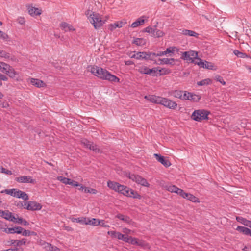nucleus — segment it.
<instances>
[{"mask_svg": "<svg viewBox=\"0 0 251 251\" xmlns=\"http://www.w3.org/2000/svg\"><path fill=\"white\" fill-rule=\"evenodd\" d=\"M87 69L92 74L100 79L113 82L119 81V79L117 76L111 74L108 71L101 67L97 66H89Z\"/></svg>", "mask_w": 251, "mask_h": 251, "instance_id": "nucleus-1", "label": "nucleus"}, {"mask_svg": "<svg viewBox=\"0 0 251 251\" xmlns=\"http://www.w3.org/2000/svg\"><path fill=\"white\" fill-rule=\"evenodd\" d=\"M85 14L95 29H98L104 23V22L102 20L100 15L98 13L87 10Z\"/></svg>", "mask_w": 251, "mask_h": 251, "instance_id": "nucleus-2", "label": "nucleus"}, {"mask_svg": "<svg viewBox=\"0 0 251 251\" xmlns=\"http://www.w3.org/2000/svg\"><path fill=\"white\" fill-rule=\"evenodd\" d=\"M209 113L210 112L204 109L196 110L193 112L191 117L196 121L200 122L208 119V115Z\"/></svg>", "mask_w": 251, "mask_h": 251, "instance_id": "nucleus-3", "label": "nucleus"}, {"mask_svg": "<svg viewBox=\"0 0 251 251\" xmlns=\"http://www.w3.org/2000/svg\"><path fill=\"white\" fill-rule=\"evenodd\" d=\"M198 53L193 50H190L182 52L181 59L186 61L187 62H194V59H197Z\"/></svg>", "mask_w": 251, "mask_h": 251, "instance_id": "nucleus-4", "label": "nucleus"}, {"mask_svg": "<svg viewBox=\"0 0 251 251\" xmlns=\"http://www.w3.org/2000/svg\"><path fill=\"white\" fill-rule=\"evenodd\" d=\"M128 177L138 184L148 187L150 186V184L147 182V180L139 175L129 174Z\"/></svg>", "mask_w": 251, "mask_h": 251, "instance_id": "nucleus-5", "label": "nucleus"}, {"mask_svg": "<svg viewBox=\"0 0 251 251\" xmlns=\"http://www.w3.org/2000/svg\"><path fill=\"white\" fill-rule=\"evenodd\" d=\"M160 102V104L163 105L165 107L169 109H175L177 107V104L176 102L173 101L166 98L161 97Z\"/></svg>", "mask_w": 251, "mask_h": 251, "instance_id": "nucleus-6", "label": "nucleus"}, {"mask_svg": "<svg viewBox=\"0 0 251 251\" xmlns=\"http://www.w3.org/2000/svg\"><path fill=\"white\" fill-rule=\"evenodd\" d=\"M24 208L31 211L39 210L42 208V205L36 201H29L24 202Z\"/></svg>", "mask_w": 251, "mask_h": 251, "instance_id": "nucleus-7", "label": "nucleus"}, {"mask_svg": "<svg viewBox=\"0 0 251 251\" xmlns=\"http://www.w3.org/2000/svg\"><path fill=\"white\" fill-rule=\"evenodd\" d=\"M144 31L151 34L154 37H161L164 35V33L160 30L157 28H153L151 26H148L144 29Z\"/></svg>", "mask_w": 251, "mask_h": 251, "instance_id": "nucleus-8", "label": "nucleus"}, {"mask_svg": "<svg viewBox=\"0 0 251 251\" xmlns=\"http://www.w3.org/2000/svg\"><path fill=\"white\" fill-rule=\"evenodd\" d=\"M137 55V59H145L151 60L154 59V56L155 55V53L153 52H138Z\"/></svg>", "mask_w": 251, "mask_h": 251, "instance_id": "nucleus-9", "label": "nucleus"}, {"mask_svg": "<svg viewBox=\"0 0 251 251\" xmlns=\"http://www.w3.org/2000/svg\"><path fill=\"white\" fill-rule=\"evenodd\" d=\"M81 144L84 145L85 147L93 151H94L97 152L99 151V149L97 148L96 145L94 144L86 139H83L81 141Z\"/></svg>", "mask_w": 251, "mask_h": 251, "instance_id": "nucleus-10", "label": "nucleus"}, {"mask_svg": "<svg viewBox=\"0 0 251 251\" xmlns=\"http://www.w3.org/2000/svg\"><path fill=\"white\" fill-rule=\"evenodd\" d=\"M15 180L20 183H34L35 179H32L30 176H23L16 177Z\"/></svg>", "mask_w": 251, "mask_h": 251, "instance_id": "nucleus-11", "label": "nucleus"}, {"mask_svg": "<svg viewBox=\"0 0 251 251\" xmlns=\"http://www.w3.org/2000/svg\"><path fill=\"white\" fill-rule=\"evenodd\" d=\"M154 156L156 159L165 167H168L171 165L169 160L166 159L164 156L157 153L154 154Z\"/></svg>", "mask_w": 251, "mask_h": 251, "instance_id": "nucleus-12", "label": "nucleus"}, {"mask_svg": "<svg viewBox=\"0 0 251 251\" xmlns=\"http://www.w3.org/2000/svg\"><path fill=\"white\" fill-rule=\"evenodd\" d=\"M107 186L111 189H112L116 192H118L119 189L122 188L123 185L120 184L118 182L114 181H108L107 182Z\"/></svg>", "mask_w": 251, "mask_h": 251, "instance_id": "nucleus-13", "label": "nucleus"}, {"mask_svg": "<svg viewBox=\"0 0 251 251\" xmlns=\"http://www.w3.org/2000/svg\"><path fill=\"white\" fill-rule=\"evenodd\" d=\"M125 195L127 197H133V198H138L139 199L141 198V196L136 192L134 191L131 189L128 188L127 187L126 188V192Z\"/></svg>", "mask_w": 251, "mask_h": 251, "instance_id": "nucleus-14", "label": "nucleus"}, {"mask_svg": "<svg viewBox=\"0 0 251 251\" xmlns=\"http://www.w3.org/2000/svg\"><path fill=\"white\" fill-rule=\"evenodd\" d=\"M30 82L31 84L38 88L44 87L46 86V84L42 80L39 79L31 78H30Z\"/></svg>", "mask_w": 251, "mask_h": 251, "instance_id": "nucleus-15", "label": "nucleus"}, {"mask_svg": "<svg viewBox=\"0 0 251 251\" xmlns=\"http://www.w3.org/2000/svg\"><path fill=\"white\" fill-rule=\"evenodd\" d=\"M14 197L18 198H22L25 201H27L29 199L28 196L26 193L17 189L15 191Z\"/></svg>", "mask_w": 251, "mask_h": 251, "instance_id": "nucleus-16", "label": "nucleus"}, {"mask_svg": "<svg viewBox=\"0 0 251 251\" xmlns=\"http://www.w3.org/2000/svg\"><path fill=\"white\" fill-rule=\"evenodd\" d=\"M161 98V97L156 96L154 95H149L145 96V99L151 102L156 104H159V102H160V101Z\"/></svg>", "mask_w": 251, "mask_h": 251, "instance_id": "nucleus-17", "label": "nucleus"}, {"mask_svg": "<svg viewBox=\"0 0 251 251\" xmlns=\"http://www.w3.org/2000/svg\"><path fill=\"white\" fill-rule=\"evenodd\" d=\"M136 70L142 74L148 75L149 68L141 64H137L136 66Z\"/></svg>", "mask_w": 251, "mask_h": 251, "instance_id": "nucleus-18", "label": "nucleus"}, {"mask_svg": "<svg viewBox=\"0 0 251 251\" xmlns=\"http://www.w3.org/2000/svg\"><path fill=\"white\" fill-rule=\"evenodd\" d=\"M236 230L246 235H249L251 236V231L248 228L242 226H238L236 228Z\"/></svg>", "mask_w": 251, "mask_h": 251, "instance_id": "nucleus-19", "label": "nucleus"}, {"mask_svg": "<svg viewBox=\"0 0 251 251\" xmlns=\"http://www.w3.org/2000/svg\"><path fill=\"white\" fill-rule=\"evenodd\" d=\"M1 217L10 221H14L15 219V216H13L12 213L8 210L3 211Z\"/></svg>", "mask_w": 251, "mask_h": 251, "instance_id": "nucleus-20", "label": "nucleus"}, {"mask_svg": "<svg viewBox=\"0 0 251 251\" xmlns=\"http://www.w3.org/2000/svg\"><path fill=\"white\" fill-rule=\"evenodd\" d=\"M181 34L184 35L189 36H193L196 38H198L199 36V34L194 31L188 30V29H183L182 30Z\"/></svg>", "mask_w": 251, "mask_h": 251, "instance_id": "nucleus-21", "label": "nucleus"}, {"mask_svg": "<svg viewBox=\"0 0 251 251\" xmlns=\"http://www.w3.org/2000/svg\"><path fill=\"white\" fill-rule=\"evenodd\" d=\"M101 222H102V221H101L100 220L98 219L93 218L92 219H90L88 218L86 225L98 226L100 225Z\"/></svg>", "mask_w": 251, "mask_h": 251, "instance_id": "nucleus-22", "label": "nucleus"}, {"mask_svg": "<svg viewBox=\"0 0 251 251\" xmlns=\"http://www.w3.org/2000/svg\"><path fill=\"white\" fill-rule=\"evenodd\" d=\"M125 23H124L122 21H118L113 24H110L109 25L108 29H109L111 31H113L114 29H116L117 27L121 28L122 27Z\"/></svg>", "mask_w": 251, "mask_h": 251, "instance_id": "nucleus-23", "label": "nucleus"}, {"mask_svg": "<svg viewBox=\"0 0 251 251\" xmlns=\"http://www.w3.org/2000/svg\"><path fill=\"white\" fill-rule=\"evenodd\" d=\"M28 13L32 16L39 15L41 14V10L31 6L28 8Z\"/></svg>", "mask_w": 251, "mask_h": 251, "instance_id": "nucleus-24", "label": "nucleus"}, {"mask_svg": "<svg viewBox=\"0 0 251 251\" xmlns=\"http://www.w3.org/2000/svg\"><path fill=\"white\" fill-rule=\"evenodd\" d=\"M144 17H140L137 19L131 25V27L132 28L137 27L141 25H142L145 23V20L143 19Z\"/></svg>", "mask_w": 251, "mask_h": 251, "instance_id": "nucleus-25", "label": "nucleus"}, {"mask_svg": "<svg viewBox=\"0 0 251 251\" xmlns=\"http://www.w3.org/2000/svg\"><path fill=\"white\" fill-rule=\"evenodd\" d=\"M10 78L14 79L15 78L17 80H18V78L16 77V75L18 74L17 72L10 66L9 70H8L6 73Z\"/></svg>", "mask_w": 251, "mask_h": 251, "instance_id": "nucleus-26", "label": "nucleus"}, {"mask_svg": "<svg viewBox=\"0 0 251 251\" xmlns=\"http://www.w3.org/2000/svg\"><path fill=\"white\" fill-rule=\"evenodd\" d=\"M60 26L61 28L65 30V31H74L75 30L73 26L65 22L61 24Z\"/></svg>", "mask_w": 251, "mask_h": 251, "instance_id": "nucleus-27", "label": "nucleus"}, {"mask_svg": "<svg viewBox=\"0 0 251 251\" xmlns=\"http://www.w3.org/2000/svg\"><path fill=\"white\" fill-rule=\"evenodd\" d=\"M10 66L5 63L0 62V71L3 73H6L9 70Z\"/></svg>", "mask_w": 251, "mask_h": 251, "instance_id": "nucleus-28", "label": "nucleus"}, {"mask_svg": "<svg viewBox=\"0 0 251 251\" xmlns=\"http://www.w3.org/2000/svg\"><path fill=\"white\" fill-rule=\"evenodd\" d=\"M26 243V240L25 239H23L21 240H12L11 241V244L15 246H20L22 245H24Z\"/></svg>", "mask_w": 251, "mask_h": 251, "instance_id": "nucleus-29", "label": "nucleus"}, {"mask_svg": "<svg viewBox=\"0 0 251 251\" xmlns=\"http://www.w3.org/2000/svg\"><path fill=\"white\" fill-rule=\"evenodd\" d=\"M183 93V92L182 91L174 90V91H172L170 92V94L172 96H173V97H174L175 98L182 99Z\"/></svg>", "mask_w": 251, "mask_h": 251, "instance_id": "nucleus-30", "label": "nucleus"}, {"mask_svg": "<svg viewBox=\"0 0 251 251\" xmlns=\"http://www.w3.org/2000/svg\"><path fill=\"white\" fill-rule=\"evenodd\" d=\"M146 40L144 38H135L132 42L133 44H134L137 46H143L146 44Z\"/></svg>", "mask_w": 251, "mask_h": 251, "instance_id": "nucleus-31", "label": "nucleus"}, {"mask_svg": "<svg viewBox=\"0 0 251 251\" xmlns=\"http://www.w3.org/2000/svg\"><path fill=\"white\" fill-rule=\"evenodd\" d=\"M189 95V99L188 100H191L193 102H197L201 99V97L196 94H193L191 93L188 94Z\"/></svg>", "mask_w": 251, "mask_h": 251, "instance_id": "nucleus-32", "label": "nucleus"}, {"mask_svg": "<svg viewBox=\"0 0 251 251\" xmlns=\"http://www.w3.org/2000/svg\"><path fill=\"white\" fill-rule=\"evenodd\" d=\"M159 60L161 61L160 64H173L174 59V58H163L160 59Z\"/></svg>", "mask_w": 251, "mask_h": 251, "instance_id": "nucleus-33", "label": "nucleus"}, {"mask_svg": "<svg viewBox=\"0 0 251 251\" xmlns=\"http://www.w3.org/2000/svg\"><path fill=\"white\" fill-rule=\"evenodd\" d=\"M185 199H187V200H190V201L194 202L199 201L198 198L190 193H187L185 196Z\"/></svg>", "mask_w": 251, "mask_h": 251, "instance_id": "nucleus-34", "label": "nucleus"}, {"mask_svg": "<svg viewBox=\"0 0 251 251\" xmlns=\"http://www.w3.org/2000/svg\"><path fill=\"white\" fill-rule=\"evenodd\" d=\"M158 67H154L152 69H148V75L151 76H156L158 73Z\"/></svg>", "mask_w": 251, "mask_h": 251, "instance_id": "nucleus-35", "label": "nucleus"}, {"mask_svg": "<svg viewBox=\"0 0 251 251\" xmlns=\"http://www.w3.org/2000/svg\"><path fill=\"white\" fill-rule=\"evenodd\" d=\"M166 188L168 191L171 192H174L176 193H177L179 189V188L175 185H166Z\"/></svg>", "mask_w": 251, "mask_h": 251, "instance_id": "nucleus-36", "label": "nucleus"}, {"mask_svg": "<svg viewBox=\"0 0 251 251\" xmlns=\"http://www.w3.org/2000/svg\"><path fill=\"white\" fill-rule=\"evenodd\" d=\"M236 220L238 222L242 223V224L244 225L245 226H247L248 225V223H249V221H250L249 220H248L245 218H244L242 217L237 216V217H236Z\"/></svg>", "mask_w": 251, "mask_h": 251, "instance_id": "nucleus-37", "label": "nucleus"}, {"mask_svg": "<svg viewBox=\"0 0 251 251\" xmlns=\"http://www.w3.org/2000/svg\"><path fill=\"white\" fill-rule=\"evenodd\" d=\"M211 82V80L209 79H203L201 81H199L197 82V85L199 86H203V85H208L209 83H210Z\"/></svg>", "mask_w": 251, "mask_h": 251, "instance_id": "nucleus-38", "label": "nucleus"}, {"mask_svg": "<svg viewBox=\"0 0 251 251\" xmlns=\"http://www.w3.org/2000/svg\"><path fill=\"white\" fill-rule=\"evenodd\" d=\"M15 191H16V189H5L2 191L1 193H5L6 194L10 195L14 197Z\"/></svg>", "mask_w": 251, "mask_h": 251, "instance_id": "nucleus-39", "label": "nucleus"}, {"mask_svg": "<svg viewBox=\"0 0 251 251\" xmlns=\"http://www.w3.org/2000/svg\"><path fill=\"white\" fill-rule=\"evenodd\" d=\"M88 218H75L74 220V222H76L77 223H79L81 224H84L86 225V223L87 222Z\"/></svg>", "mask_w": 251, "mask_h": 251, "instance_id": "nucleus-40", "label": "nucleus"}, {"mask_svg": "<svg viewBox=\"0 0 251 251\" xmlns=\"http://www.w3.org/2000/svg\"><path fill=\"white\" fill-rule=\"evenodd\" d=\"M158 72H159L160 75H167L170 72L168 69L165 68L160 69L159 67H158Z\"/></svg>", "mask_w": 251, "mask_h": 251, "instance_id": "nucleus-41", "label": "nucleus"}, {"mask_svg": "<svg viewBox=\"0 0 251 251\" xmlns=\"http://www.w3.org/2000/svg\"><path fill=\"white\" fill-rule=\"evenodd\" d=\"M178 50L176 47H172L167 48L166 50L165 51L166 53V55L169 53H173L176 50Z\"/></svg>", "mask_w": 251, "mask_h": 251, "instance_id": "nucleus-42", "label": "nucleus"}, {"mask_svg": "<svg viewBox=\"0 0 251 251\" xmlns=\"http://www.w3.org/2000/svg\"><path fill=\"white\" fill-rule=\"evenodd\" d=\"M84 192L96 194L97 193V190L95 189L90 188L86 187L85 188Z\"/></svg>", "mask_w": 251, "mask_h": 251, "instance_id": "nucleus-43", "label": "nucleus"}, {"mask_svg": "<svg viewBox=\"0 0 251 251\" xmlns=\"http://www.w3.org/2000/svg\"><path fill=\"white\" fill-rule=\"evenodd\" d=\"M3 231L7 234L15 233V227L4 228Z\"/></svg>", "mask_w": 251, "mask_h": 251, "instance_id": "nucleus-44", "label": "nucleus"}, {"mask_svg": "<svg viewBox=\"0 0 251 251\" xmlns=\"http://www.w3.org/2000/svg\"><path fill=\"white\" fill-rule=\"evenodd\" d=\"M57 179L65 184H66L67 181L68 180V178L63 177L62 176H57Z\"/></svg>", "mask_w": 251, "mask_h": 251, "instance_id": "nucleus-45", "label": "nucleus"}, {"mask_svg": "<svg viewBox=\"0 0 251 251\" xmlns=\"http://www.w3.org/2000/svg\"><path fill=\"white\" fill-rule=\"evenodd\" d=\"M0 172L7 174V175H11L12 174V172L11 171L6 169L5 168H3L2 166H0Z\"/></svg>", "mask_w": 251, "mask_h": 251, "instance_id": "nucleus-46", "label": "nucleus"}, {"mask_svg": "<svg viewBox=\"0 0 251 251\" xmlns=\"http://www.w3.org/2000/svg\"><path fill=\"white\" fill-rule=\"evenodd\" d=\"M123 221L130 225H133L134 223L132 220L127 216H126Z\"/></svg>", "mask_w": 251, "mask_h": 251, "instance_id": "nucleus-47", "label": "nucleus"}, {"mask_svg": "<svg viewBox=\"0 0 251 251\" xmlns=\"http://www.w3.org/2000/svg\"><path fill=\"white\" fill-rule=\"evenodd\" d=\"M213 67L214 65L212 63L207 62L206 61H205L204 68L208 69H213Z\"/></svg>", "mask_w": 251, "mask_h": 251, "instance_id": "nucleus-48", "label": "nucleus"}, {"mask_svg": "<svg viewBox=\"0 0 251 251\" xmlns=\"http://www.w3.org/2000/svg\"><path fill=\"white\" fill-rule=\"evenodd\" d=\"M234 53L238 57H241V58H243L244 57V56L245 55V53H243L240 51H239V50H235L234 51Z\"/></svg>", "mask_w": 251, "mask_h": 251, "instance_id": "nucleus-49", "label": "nucleus"}, {"mask_svg": "<svg viewBox=\"0 0 251 251\" xmlns=\"http://www.w3.org/2000/svg\"><path fill=\"white\" fill-rule=\"evenodd\" d=\"M31 233H33V232H31L29 230H27L25 229H23V232L22 233V234L23 236H29L31 235Z\"/></svg>", "mask_w": 251, "mask_h": 251, "instance_id": "nucleus-50", "label": "nucleus"}, {"mask_svg": "<svg viewBox=\"0 0 251 251\" xmlns=\"http://www.w3.org/2000/svg\"><path fill=\"white\" fill-rule=\"evenodd\" d=\"M8 36L7 34L0 30V39L6 40Z\"/></svg>", "mask_w": 251, "mask_h": 251, "instance_id": "nucleus-51", "label": "nucleus"}, {"mask_svg": "<svg viewBox=\"0 0 251 251\" xmlns=\"http://www.w3.org/2000/svg\"><path fill=\"white\" fill-rule=\"evenodd\" d=\"M187 193H185L183 190L179 189V188L177 193V194L179 195L183 198H185V196H186Z\"/></svg>", "mask_w": 251, "mask_h": 251, "instance_id": "nucleus-52", "label": "nucleus"}, {"mask_svg": "<svg viewBox=\"0 0 251 251\" xmlns=\"http://www.w3.org/2000/svg\"><path fill=\"white\" fill-rule=\"evenodd\" d=\"M0 56H1L2 57H4V58H9V54L6 52L5 51H4L3 50H0Z\"/></svg>", "mask_w": 251, "mask_h": 251, "instance_id": "nucleus-53", "label": "nucleus"}, {"mask_svg": "<svg viewBox=\"0 0 251 251\" xmlns=\"http://www.w3.org/2000/svg\"><path fill=\"white\" fill-rule=\"evenodd\" d=\"M197 59L199 60V62H194L195 64L198 65L201 67H202V68H204L205 62H203L202 61V60L200 58H197Z\"/></svg>", "mask_w": 251, "mask_h": 251, "instance_id": "nucleus-54", "label": "nucleus"}, {"mask_svg": "<svg viewBox=\"0 0 251 251\" xmlns=\"http://www.w3.org/2000/svg\"><path fill=\"white\" fill-rule=\"evenodd\" d=\"M215 79L217 81L220 82L223 85H225L226 84V82L224 81L223 78L221 76L217 75L216 76Z\"/></svg>", "mask_w": 251, "mask_h": 251, "instance_id": "nucleus-55", "label": "nucleus"}, {"mask_svg": "<svg viewBox=\"0 0 251 251\" xmlns=\"http://www.w3.org/2000/svg\"><path fill=\"white\" fill-rule=\"evenodd\" d=\"M188 94H190V92L184 91V94L182 93V97L181 100H188L189 97V95Z\"/></svg>", "mask_w": 251, "mask_h": 251, "instance_id": "nucleus-56", "label": "nucleus"}, {"mask_svg": "<svg viewBox=\"0 0 251 251\" xmlns=\"http://www.w3.org/2000/svg\"><path fill=\"white\" fill-rule=\"evenodd\" d=\"M49 250L51 251H60V249L56 246H53L52 245H49Z\"/></svg>", "mask_w": 251, "mask_h": 251, "instance_id": "nucleus-57", "label": "nucleus"}, {"mask_svg": "<svg viewBox=\"0 0 251 251\" xmlns=\"http://www.w3.org/2000/svg\"><path fill=\"white\" fill-rule=\"evenodd\" d=\"M23 229L24 228L21 226L15 227V233L17 234H22Z\"/></svg>", "mask_w": 251, "mask_h": 251, "instance_id": "nucleus-58", "label": "nucleus"}, {"mask_svg": "<svg viewBox=\"0 0 251 251\" xmlns=\"http://www.w3.org/2000/svg\"><path fill=\"white\" fill-rule=\"evenodd\" d=\"M128 56L131 58H136L137 59V53L135 51L130 52L128 53Z\"/></svg>", "mask_w": 251, "mask_h": 251, "instance_id": "nucleus-59", "label": "nucleus"}, {"mask_svg": "<svg viewBox=\"0 0 251 251\" xmlns=\"http://www.w3.org/2000/svg\"><path fill=\"white\" fill-rule=\"evenodd\" d=\"M123 188L119 189L118 192L121 193V194L125 195L126 192V191L127 186L123 185Z\"/></svg>", "mask_w": 251, "mask_h": 251, "instance_id": "nucleus-60", "label": "nucleus"}, {"mask_svg": "<svg viewBox=\"0 0 251 251\" xmlns=\"http://www.w3.org/2000/svg\"><path fill=\"white\" fill-rule=\"evenodd\" d=\"M130 243L132 245H137L138 244V240L137 239L131 237Z\"/></svg>", "mask_w": 251, "mask_h": 251, "instance_id": "nucleus-61", "label": "nucleus"}, {"mask_svg": "<svg viewBox=\"0 0 251 251\" xmlns=\"http://www.w3.org/2000/svg\"><path fill=\"white\" fill-rule=\"evenodd\" d=\"M131 238V237L126 236V235H124L122 240L126 242L130 243Z\"/></svg>", "mask_w": 251, "mask_h": 251, "instance_id": "nucleus-62", "label": "nucleus"}, {"mask_svg": "<svg viewBox=\"0 0 251 251\" xmlns=\"http://www.w3.org/2000/svg\"><path fill=\"white\" fill-rule=\"evenodd\" d=\"M23 219L21 217H18L17 218H15L14 221L12 222L16 223L21 224L22 223Z\"/></svg>", "mask_w": 251, "mask_h": 251, "instance_id": "nucleus-63", "label": "nucleus"}, {"mask_svg": "<svg viewBox=\"0 0 251 251\" xmlns=\"http://www.w3.org/2000/svg\"><path fill=\"white\" fill-rule=\"evenodd\" d=\"M123 232L126 234H130L132 232V231L126 228H124L123 229Z\"/></svg>", "mask_w": 251, "mask_h": 251, "instance_id": "nucleus-64", "label": "nucleus"}]
</instances>
